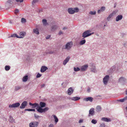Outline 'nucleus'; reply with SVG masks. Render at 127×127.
Masks as SVG:
<instances>
[{"label": "nucleus", "instance_id": "aec40b11", "mask_svg": "<svg viewBox=\"0 0 127 127\" xmlns=\"http://www.w3.org/2000/svg\"><path fill=\"white\" fill-rule=\"evenodd\" d=\"M70 58V57L69 56H68L67 57L63 62V64L64 65H65L69 61Z\"/></svg>", "mask_w": 127, "mask_h": 127}, {"label": "nucleus", "instance_id": "f8f14e48", "mask_svg": "<svg viewBox=\"0 0 127 127\" xmlns=\"http://www.w3.org/2000/svg\"><path fill=\"white\" fill-rule=\"evenodd\" d=\"M88 64L84 65L81 67V71H85L88 67Z\"/></svg>", "mask_w": 127, "mask_h": 127}, {"label": "nucleus", "instance_id": "c03bdc74", "mask_svg": "<svg viewBox=\"0 0 127 127\" xmlns=\"http://www.w3.org/2000/svg\"><path fill=\"white\" fill-rule=\"evenodd\" d=\"M100 9L102 12H103L105 10V7L104 6L102 7Z\"/></svg>", "mask_w": 127, "mask_h": 127}, {"label": "nucleus", "instance_id": "4468645a", "mask_svg": "<svg viewBox=\"0 0 127 127\" xmlns=\"http://www.w3.org/2000/svg\"><path fill=\"white\" fill-rule=\"evenodd\" d=\"M93 98L91 97H88L86 98H83V100L84 101H89L90 102H92L93 101Z\"/></svg>", "mask_w": 127, "mask_h": 127}, {"label": "nucleus", "instance_id": "7c9ffc66", "mask_svg": "<svg viewBox=\"0 0 127 127\" xmlns=\"http://www.w3.org/2000/svg\"><path fill=\"white\" fill-rule=\"evenodd\" d=\"M53 116L54 119H55V122L56 124L57 123L58 121V118L55 115H53L52 116Z\"/></svg>", "mask_w": 127, "mask_h": 127}, {"label": "nucleus", "instance_id": "3c124183", "mask_svg": "<svg viewBox=\"0 0 127 127\" xmlns=\"http://www.w3.org/2000/svg\"><path fill=\"white\" fill-rule=\"evenodd\" d=\"M16 1L17 2H23V0H16Z\"/></svg>", "mask_w": 127, "mask_h": 127}, {"label": "nucleus", "instance_id": "393cba45", "mask_svg": "<svg viewBox=\"0 0 127 127\" xmlns=\"http://www.w3.org/2000/svg\"><path fill=\"white\" fill-rule=\"evenodd\" d=\"M39 0H33L32 2V5L34 7L36 3L38 2Z\"/></svg>", "mask_w": 127, "mask_h": 127}, {"label": "nucleus", "instance_id": "cd10ccee", "mask_svg": "<svg viewBox=\"0 0 127 127\" xmlns=\"http://www.w3.org/2000/svg\"><path fill=\"white\" fill-rule=\"evenodd\" d=\"M116 67L115 65H114L111 67L110 69V72H112L114 71Z\"/></svg>", "mask_w": 127, "mask_h": 127}, {"label": "nucleus", "instance_id": "58836bf2", "mask_svg": "<svg viewBox=\"0 0 127 127\" xmlns=\"http://www.w3.org/2000/svg\"><path fill=\"white\" fill-rule=\"evenodd\" d=\"M11 37H16L17 38H19V36H18L17 34H12L11 36Z\"/></svg>", "mask_w": 127, "mask_h": 127}, {"label": "nucleus", "instance_id": "ea45409f", "mask_svg": "<svg viewBox=\"0 0 127 127\" xmlns=\"http://www.w3.org/2000/svg\"><path fill=\"white\" fill-rule=\"evenodd\" d=\"M80 70V69L78 67H77V68H76L75 67H74V70L75 71H79Z\"/></svg>", "mask_w": 127, "mask_h": 127}, {"label": "nucleus", "instance_id": "680f3d73", "mask_svg": "<svg viewBox=\"0 0 127 127\" xmlns=\"http://www.w3.org/2000/svg\"><path fill=\"white\" fill-rule=\"evenodd\" d=\"M67 27H64L63 28V30H65L67 29Z\"/></svg>", "mask_w": 127, "mask_h": 127}, {"label": "nucleus", "instance_id": "473e14b6", "mask_svg": "<svg viewBox=\"0 0 127 127\" xmlns=\"http://www.w3.org/2000/svg\"><path fill=\"white\" fill-rule=\"evenodd\" d=\"M86 42V41L85 39L82 40L80 42L79 44L80 45H82L85 44Z\"/></svg>", "mask_w": 127, "mask_h": 127}, {"label": "nucleus", "instance_id": "4c0bfd02", "mask_svg": "<svg viewBox=\"0 0 127 127\" xmlns=\"http://www.w3.org/2000/svg\"><path fill=\"white\" fill-rule=\"evenodd\" d=\"M25 111H35V110L34 109H27L25 110Z\"/></svg>", "mask_w": 127, "mask_h": 127}, {"label": "nucleus", "instance_id": "4be33fe9", "mask_svg": "<svg viewBox=\"0 0 127 127\" xmlns=\"http://www.w3.org/2000/svg\"><path fill=\"white\" fill-rule=\"evenodd\" d=\"M123 17V16L122 15H118L116 18V21H118L119 20H121Z\"/></svg>", "mask_w": 127, "mask_h": 127}, {"label": "nucleus", "instance_id": "338daca9", "mask_svg": "<svg viewBox=\"0 0 127 127\" xmlns=\"http://www.w3.org/2000/svg\"><path fill=\"white\" fill-rule=\"evenodd\" d=\"M65 84L64 83H62V86H64V84Z\"/></svg>", "mask_w": 127, "mask_h": 127}, {"label": "nucleus", "instance_id": "39448f33", "mask_svg": "<svg viewBox=\"0 0 127 127\" xmlns=\"http://www.w3.org/2000/svg\"><path fill=\"white\" fill-rule=\"evenodd\" d=\"M20 105V104L19 102H16L13 103L12 104H10L9 105V108H17Z\"/></svg>", "mask_w": 127, "mask_h": 127}, {"label": "nucleus", "instance_id": "69168bd1", "mask_svg": "<svg viewBox=\"0 0 127 127\" xmlns=\"http://www.w3.org/2000/svg\"><path fill=\"white\" fill-rule=\"evenodd\" d=\"M9 23L10 24H12L13 23L11 21V20H9Z\"/></svg>", "mask_w": 127, "mask_h": 127}, {"label": "nucleus", "instance_id": "5701e85b", "mask_svg": "<svg viewBox=\"0 0 127 127\" xmlns=\"http://www.w3.org/2000/svg\"><path fill=\"white\" fill-rule=\"evenodd\" d=\"M26 35V33L25 32H21L20 33V36L19 38H23Z\"/></svg>", "mask_w": 127, "mask_h": 127}, {"label": "nucleus", "instance_id": "9d476101", "mask_svg": "<svg viewBox=\"0 0 127 127\" xmlns=\"http://www.w3.org/2000/svg\"><path fill=\"white\" fill-rule=\"evenodd\" d=\"M126 79L124 77H122L119 79V82L123 84H124L126 81Z\"/></svg>", "mask_w": 127, "mask_h": 127}, {"label": "nucleus", "instance_id": "864d4df0", "mask_svg": "<svg viewBox=\"0 0 127 127\" xmlns=\"http://www.w3.org/2000/svg\"><path fill=\"white\" fill-rule=\"evenodd\" d=\"M63 34V32L61 31H60L59 33V35H60L61 34Z\"/></svg>", "mask_w": 127, "mask_h": 127}, {"label": "nucleus", "instance_id": "72a5a7b5", "mask_svg": "<svg viewBox=\"0 0 127 127\" xmlns=\"http://www.w3.org/2000/svg\"><path fill=\"white\" fill-rule=\"evenodd\" d=\"M113 13H111L109 16L107 17V19L108 21H109L110 20V19L111 18L113 15Z\"/></svg>", "mask_w": 127, "mask_h": 127}, {"label": "nucleus", "instance_id": "a211bd4d", "mask_svg": "<svg viewBox=\"0 0 127 127\" xmlns=\"http://www.w3.org/2000/svg\"><path fill=\"white\" fill-rule=\"evenodd\" d=\"M68 99H71L72 100L77 101L78 100L80 99V97H68Z\"/></svg>", "mask_w": 127, "mask_h": 127}, {"label": "nucleus", "instance_id": "37998d69", "mask_svg": "<svg viewBox=\"0 0 127 127\" xmlns=\"http://www.w3.org/2000/svg\"><path fill=\"white\" fill-rule=\"evenodd\" d=\"M96 12L95 11H91L89 13L91 15H95L96 14Z\"/></svg>", "mask_w": 127, "mask_h": 127}, {"label": "nucleus", "instance_id": "6e6d98bb", "mask_svg": "<svg viewBox=\"0 0 127 127\" xmlns=\"http://www.w3.org/2000/svg\"><path fill=\"white\" fill-rule=\"evenodd\" d=\"M53 127V125L52 124H51L49 125L48 127Z\"/></svg>", "mask_w": 127, "mask_h": 127}, {"label": "nucleus", "instance_id": "f3484780", "mask_svg": "<svg viewBox=\"0 0 127 127\" xmlns=\"http://www.w3.org/2000/svg\"><path fill=\"white\" fill-rule=\"evenodd\" d=\"M101 120L105 122H111V119L109 118H107L103 117L101 118Z\"/></svg>", "mask_w": 127, "mask_h": 127}, {"label": "nucleus", "instance_id": "c756f323", "mask_svg": "<svg viewBox=\"0 0 127 127\" xmlns=\"http://www.w3.org/2000/svg\"><path fill=\"white\" fill-rule=\"evenodd\" d=\"M9 121L11 123H13V122L15 123V122H14V120L11 116H9Z\"/></svg>", "mask_w": 127, "mask_h": 127}, {"label": "nucleus", "instance_id": "de8ad7c7", "mask_svg": "<svg viewBox=\"0 0 127 127\" xmlns=\"http://www.w3.org/2000/svg\"><path fill=\"white\" fill-rule=\"evenodd\" d=\"M42 75L38 73L36 76V78H38L41 76Z\"/></svg>", "mask_w": 127, "mask_h": 127}, {"label": "nucleus", "instance_id": "6ab92c4d", "mask_svg": "<svg viewBox=\"0 0 127 127\" xmlns=\"http://www.w3.org/2000/svg\"><path fill=\"white\" fill-rule=\"evenodd\" d=\"M58 26L56 25H52L51 27L52 31H54L58 29Z\"/></svg>", "mask_w": 127, "mask_h": 127}, {"label": "nucleus", "instance_id": "dca6fc26", "mask_svg": "<svg viewBox=\"0 0 127 127\" xmlns=\"http://www.w3.org/2000/svg\"><path fill=\"white\" fill-rule=\"evenodd\" d=\"M46 103H45L42 102H40L39 103V106L38 107L42 108L46 106Z\"/></svg>", "mask_w": 127, "mask_h": 127}, {"label": "nucleus", "instance_id": "9b49d317", "mask_svg": "<svg viewBox=\"0 0 127 127\" xmlns=\"http://www.w3.org/2000/svg\"><path fill=\"white\" fill-rule=\"evenodd\" d=\"M127 100V96H126L123 99H118L116 101V103H118L119 102H124Z\"/></svg>", "mask_w": 127, "mask_h": 127}, {"label": "nucleus", "instance_id": "8fccbe9b", "mask_svg": "<svg viewBox=\"0 0 127 127\" xmlns=\"http://www.w3.org/2000/svg\"><path fill=\"white\" fill-rule=\"evenodd\" d=\"M19 11V10L18 9H16L15 10V14L18 13Z\"/></svg>", "mask_w": 127, "mask_h": 127}, {"label": "nucleus", "instance_id": "13d9d810", "mask_svg": "<svg viewBox=\"0 0 127 127\" xmlns=\"http://www.w3.org/2000/svg\"><path fill=\"white\" fill-rule=\"evenodd\" d=\"M50 35H48L46 37V39H49L50 38Z\"/></svg>", "mask_w": 127, "mask_h": 127}, {"label": "nucleus", "instance_id": "e2e57ef3", "mask_svg": "<svg viewBox=\"0 0 127 127\" xmlns=\"http://www.w3.org/2000/svg\"><path fill=\"white\" fill-rule=\"evenodd\" d=\"M122 37H123V36H125V33H122Z\"/></svg>", "mask_w": 127, "mask_h": 127}, {"label": "nucleus", "instance_id": "1a4fd4ad", "mask_svg": "<svg viewBox=\"0 0 127 127\" xmlns=\"http://www.w3.org/2000/svg\"><path fill=\"white\" fill-rule=\"evenodd\" d=\"M27 104L28 102L27 101H25L23 102L20 107V108L21 109L24 108L27 106Z\"/></svg>", "mask_w": 127, "mask_h": 127}, {"label": "nucleus", "instance_id": "e433bc0d", "mask_svg": "<svg viewBox=\"0 0 127 127\" xmlns=\"http://www.w3.org/2000/svg\"><path fill=\"white\" fill-rule=\"evenodd\" d=\"M10 67L9 65H6L5 66V70L7 71L9 70L10 69Z\"/></svg>", "mask_w": 127, "mask_h": 127}, {"label": "nucleus", "instance_id": "bf43d9fd", "mask_svg": "<svg viewBox=\"0 0 127 127\" xmlns=\"http://www.w3.org/2000/svg\"><path fill=\"white\" fill-rule=\"evenodd\" d=\"M53 53V52L52 51H49L48 53L50 54H52Z\"/></svg>", "mask_w": 127, "mask_h": 127}, {"label": "nucleus", "instance_id": "2eb2a0df", "mask_svg": "<svg viewBox=\"0 0 127 127\" xmlns=\"http://www.w3.org/2000/svg\"><path fill=\"white\" fill-rule=\"evenodd\" d=\"M73 91L74 90L72 87H70L67 91L68 94L69 95H71L73 93Z\"/></svg>", "mask_w": 127, "mask_h": 127}, {"label": "nucleus", "instance_id": "49530a36", "mask_svg": "<svg viewBox=\"0 0 127 127\" xmlns=\"http://www.w3.org/2000/svg\"><path fill=\"white\" fill-rule=\"evenodd\" d=\"M49 109V108L48 107H45L43 109L44 112L48 110Z\"/></svg>", "mask_w": 127, "mask_h": 127}, {"label": "nucleus", "instance_id": "f704fd0d", "mask_svg": "<svg viewBox=\"0 0 127 127\" xmlns=\"http://www.w3.org/2000/svg\"><path fill=\"white\" fill-rule=\"evenodd\" d=\"M101 108L100 106H97L96 107L97 111L99 112L101 110Z\"/></svg>", "mask_w": 127, "mask_h": 127}, {"label": "nucleus", "instance_id": "ddd939ff", "mask_svg": "<svg viewBox=\"0 0 127 127\" xmlns=\"http://www.w3.org/2000/svg\"><path fill=\"white\" fill-rule=\"evenodd\" d=\"M30 105L32 106V108H34L36 107H38L39 106V104L37 103H35L33 104H32L31 102H30L29 103Z\"/></svg>", "mask_w": 127, "mask_h": 127}, {"label": "nucleus", "instance_id": "c85d7f7f", "mask_svg": "<svg viewBox=\"0 0 127 127\" xmlns=\"http://www.w3.org/2000/svg\"><path fill=\"white\" fill-rule=\"evenodd\" d=\"M33 32L37 34H39V32L38 31V29L37 28L34 29L33 30Z\"/></svg>", "mask_w": 127, "mask_h": 127}, {"label": "nucleus", "instance_id": "423d86ee", "mask_svg": "<svg viewBox=\"0 0 127 127\" xmlns=\"http://www.w3.org/2000/svg\"><path fill=\"white\" fill-rule=\"evenodd\" d=\"M38 124V122L34 121L30 123L29 124V127H37Z\"/></svg>", "mask_w": 127, "mask_h": 127}, {"label": "nucleus", "instance_id": "5fc2aeb1", "mask_svg": "<svg viewBox=\"0 0 127 127\" xmlns=\"http://www.w3.org/2000/svg\"><path fill=\"white\" fill-rule=\"evenodd\" d=\"M101 96H96V97L97 98L99 99H101Z\"/></svg>", "mask_w": 127, "mask_h": 127}, {"label": "nucleus", "instance_id": "20e7f679", "mask_svg": "<svg viewBox=\"0 0 127 127\" xmlns=\"http://www.w3.org/2000/svg\"><path fill=\"white\" fill-rule=\"evenodd\" d=\"M109 76L108 75L105 76L103 79V82L104 84L106 85L107 84L109 79Z\"/></svg>", "mask_w": 127, "mask_h": 127}, {"label": "nucleus", "instance_id": "b1692460", "mask_svg": "<svg viewBox=\"0 0 127 127\" xmlns=\"http://www.w3.org/2000/svg\"><path fill=\"white\" fill-rule=\"evenodd\" d=\"M94 113V110L93 108H91L89 111V114L93 116Z\"/></svg>", "mask_w": 127, "mask_h": 127}, {"label": "nucleus", "instance_id": "412c9836", "mask_svg": "<svg viewBox=\"0 0 127 127\" xmlns=\"http://www.w3.org/2000/svg\"><path fill=\"white\" fill-rule=\"evenodd\" d=\"M48 69V68L45 66H42L41 68L40 71L43 73L44 72Z\"/></svg>", "mask_w": 127, "mask_h": 127}, {"label": "nucleus", "instance_id": "a878e982", "mask_svg": "<svg viewBox=\"0 0 127 127\" xmlns=\"http://www.w3.org/2000/svg\"><path fill=\"white\" fill-rule=\"evenodd\" d=\"M37 111L40 113H42L44 112L43 109L39 107H38V108L37 109Z\"/></svg>", "mask_w": 127, "mask_h": 127}, {"label": "nucleus", "instance_id": "a18cd8bd", "mask_svg": "<svg viewBox=\"0 0 127 127\" xmlns=\"http://www.w3.org/2000/svg\"><path fill=\"white\" fill-rule=\"evenodd\" d=\"M105 125L104 123H102L100 124L99 127H105Z\"/></svg>", "mask_w": 127, "mask_h": 127}, {"label": "nucleus", "instance_id": "0eeeda50", "mask_svg": "<svg viewBox=\"0 0 127 127\" xmlns=\"http://www.w3.org/2000/svg\"><path fill=\"white\" fill-rule=\"evenodd\" d=\"M15 0H8L5 3L6 6L8 7H9L14 1Z\"/></svg>", "mask_w": 127, "mask_h": 127}, {"label": "nucleus", "instance_id": "c9c22d12", "mask_svg": "<svg viewBox=\"0 0 127 127\" xmlns=\"http://www.w3.org/2000/svg\"><path fill=\"white\" fill-rule=\"evenodd\" d=\"M21 88V87L19 86H16L15 87V90L17 91Z\"/></svg>", "mask_w": 127, "mask_h": 127}, {"label": "nucleus", "instance_id": "6e6552de", "mask_svg": "<svg viewBox=\"0 0 127 127\" xmlns=\"http://www.w3.org/2000/svg\"><path fill=\"white\" fill-rule=\"evenodd\" d=\"M90 66L91 67H92L91 68V69L92 72H96L95 66L94 65V63H91L90 64Z\"/></svg>", "mask_w": 127, "mask_h": 127}, {"label": "nucleus", "instance_id": "a19ab883", "mask_svg": "<svg viewBox=\"0 0 127 127\" xmlns=\"http://www.w3.org/2000/svg\"><path fill=\"white\" fill-rule=\"evenodd\" d=\"M26 22V20L24 18L21 19V22L22 23H25Z\"/></svg>", "mask_w": 127, "mask_h": 127}, {"label": "nucleus", "instance_id": "052dcab7", "mask_svg": "<svg viewBox=\"0 0 127 127\" xmlns=\"http://www.w3.org/2000/svg\"><path fill=\"white\" fill-rule=\"evenodd\" d=\"M102 12L101 11V10H100V9H99V10H98V11H97V13H99L100 12Z\"/></svg>", "mask_w": 127, "mask_h": 127}, {"label": "nucleus", "instance_id": "7ed1b4c3", "mask_svg": "<svg viewBox=\"0 0 127 127\" xmlns=\"http://www.w3.org/2000/svg\"><path fill=\"white\" fill-rule=\"evenodd\" d=\"M91 31L90 30H87L84 32L82 34V37H83V39L91 35L94 33H90Z\"/></svg>", "mask_w": 127, "mask_h": 127}, {"label": "nucleus", "instance_id": "774afa93", "mask_svg": "<svg viewBox=\"0 0 127 127\" xmlns=\"http://www.w3.org/2000/svg\"><path fill=\"white\" fill-rule=\"evenodd\" d=\"M126 94L127 95V89H126Z\"/></svg>", "mask_w": 127, "mask_h": 127}, {"label": "nucleus", "instance_id": "2f4dec72", "mask_svg": "<svg viewBox=\"0 0 127 127\" xmlns=\"http://www.w3.org/2000/svg\"><path fill=\"white\" fill-rule=\"evenodd\" d=\"M42 22L44 26H45L48 24V23H47V21L45 19H43L42 20Z\"/></svg>", "mask_w": 127, "mask_h": 127}, {"label": "nucleus", "instance_id": "0e129e2a", "mask_svg": "<svg viewBox=\"0 0 127 127\" xmlns=\"http://www.w3.org/2000/svg\"><path fill=\"white\" fill-rule=\"evenodd\" d=\"M45 86V85L44 84H43L42 85H41V87L42 88H43V87H44Z\"/></svg>", "mask_w": 127, "mask_h": 127}, {"label": "nucleus", "instance_id": "603ef678", "mask_svg": "<svg viewBox=\"0 0 127 127\" xmlns=\"http://www.w3.org/2000/svg\"><path fill=\"white\" fill-rule=\"evenodd\" d=\"M90 88L89 87H88V89L87 90V92L88 93H89L90 92Z\"/></svg>", "mask_w": 127, "mask_h": 127}, {"label": "nucleus", "instance_id": "bb28decb", "mask_svg": "<svg viewBox=\"0 0 127 127\" xmlns=\"http://www.w3.org/2000/svg\"><path fill=\"white\" fill-rule=\"evenodd\" d=\"M28 78V76L27 75H26L23 77L22 79V81L24 82H26L27 81Z\"/></svg>", "mask_w": 127, "mask_h": 127}, {"label": "nucleus", "instance_id": "09e8293b", "mask_svg": "<svg viewBox=\"0 0 127 127\" xmlns=\"http://www.w3.org/2000/svg\"><path fill=\"white\" fill-rule=\"evenodd\" d=\"M34 115L35 117L36 118H38L40 117V116L38 115H36L35 114H34Z\"/></svg>", "mask_w": 127, "mask_h": 127}, {"label": "nucleus", "instance_id": "f03ea898", "mask_svg": "<svg viewBox=\"0 0 127 127\" xmlns=\"http://www.w3.org/2000/svg\"><path fill=\"white\" fill-rule=\"evenodd\" d=\"M72 46L73 42L72 41H70L67 43L63 47L64 49L69 50L71 48Z\"/></svg>", "mask_w": 127, "mask_h": 127}, {"label": "nucleus", "instance_id": "4d7b16f0", "mask_svg": "<svg viewBox=\"0 0 127 127\" xmlns=\"http://www.w3.org/2000/svg\"><path fill=\"white\" fill-rule=\"evenodd\" d=\"M83 122V120H80L79 121V123H82Z\"/></svg>", "mask_w": 127, "mask_h": 127}, {"label": "nucleus", "instance_id": "79ce46f5", "mask_svg": "<svg viewBox=\"0 0 127 127\" xmlns=\"http://www.w3.org/2000/svg\"><path fill=\"white\" fill-rule=\"evenodd\" d=\"M91 122L94 124H95L97 123V121L96 120L93 119L91 121Z\"/></svg>", "mask_w": 127, "mask_h": 127}, {"label": "nucleus", "instance_id": "f257e3e1", "mask_svg": "<svg viewBox=\"0 0 127 127\" xmlns=\"http://www.w3.org/2000/svg\"><path fill=\"white\" fill-rule=\"evenodd\" d=\"M79 9L77 7L75 8H70L68 9V13L70 14H73L75 12H77L79 11Z\"/></svg>", "mask_w": 127, "mask_h": 127}]
</instances>
